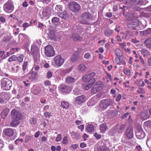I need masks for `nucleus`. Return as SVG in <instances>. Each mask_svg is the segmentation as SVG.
I'll list each match as a JSON object with an SVG mask.
<instances>
[{"instance_id": "obj_1", "label": "nucleus", "mask_w": 151, "mask_h": 151, "mask_svg": "<svg viewBox=\"0 0 151 151\" xmlns=\"http://www.w3.org/2000/svg\"><path fill=\"white\" fill-rule=\"evenodd\" d=\"M11 114L12 120L11 125L12 126L15 127L19 124V120L21 119V115L18 111L15 109L12 110Z\"/></svg>"}, {"instance_id": "obj_2", "label": "nucleus", "mask_w": 151, "mask_h": 151, "mask_svg": "<svg viewBox=\"0 0 151 151\" xmlns=\"http://www.w3.org/2000/svg\"><path fill=\"white\" fill-rule=\"evenodd\" d=\"M41 41L40 40H37L34 41L31 46V52L34 56H36L39 53V47L41 44Z\"/></svg>"}, {"instance_id": "obj_3", "label": "nucleus", "mask_w": 151, "mask_h": 151, "mask_svg": "<svg viewBox=\"0 0 151 151\" xmlns=\"http://www.w3.org/2000/svg\"><path fill=\"white\" fill-rule=\"evenodd\" d=\"M91 17V15L89 13L85 12L80 17L79 20L81 24H90V21Z\"/></svg>"}, {"instance_id": "obj_4", "label": "nucleus", "mask_w": 151, "mask_h": 151, "mask_svg": "<svg viewBox=\"0 0 151 151\" xmlns=\"http://www.w3.org/2000/svg\"><path fill=\"white\" fill-rule=\"evenodd\" d=\"M12 85V81L8 78H4L1 81V86L4 90H10Z\"/></svg>"}, {"instance_id": "obj_5", "label": "nucleus", "mask_w": 151, "mask_h": 151, "mask_svg": "<svg viewBox=\"0 0 151 151\" xmlns=\"http://www.w3.org/2000/svg\"><path fill=\"white\" fill-rule=\"evenodd\" d=\"M113 103V101L110 99H107L102 100L101 101L99 109L100 111H104Z\"/></svg>"}, {"instance_id": "obj_6", "label": "nucleus", "mask_w": 151, "mask_h": 151, "mask_svg": "<svg viewBox=\"0 0 151 151\" xmlns=\"http://www.w3.org/2000/svg\"><path fill=\"white\" fill-rule=\"evenodd\" d=\"M14 9V6L13 2L11 0H9L4 5V9L6 13H11L12 12Z\"/></svg>"}, {"instance_id": "obj_7", "label": "nucleus", "mask_w": 151, "mask_h": 151, "mask_svg": "<svg viewBox=\"0 0 151 151\" xmlns=\"http://www.w3.org/2000/svg\"><path fill=\"white\" fill-rule=\"evenodd\" d=\"M45 53L49 57L53 56L54 55L55 52L52 46L48 45L45 47Z\"/></svg>"}, {"instance_id": "obj_8", "label": "nucleus", "mask_w": 151, "mask_h": 151, "mask_svg": "<svg viewBox=\"0 0 151 151\" xmlns=\"http://www.w3.org/2000/svg\"><path fill=\"white\" fill-rule=\"evenodd\" d=\"M54 62L58 67H60L64 62V59L60 55L55 56L54 59Z\"/></svg>"}, {"instance_id": "obj_9", "label": "nucleus", "mask_w": 151, "mask_h": 151, "mask_svg": "<svg viewBox=\"0 0 151 151\" xmlns=\"http://www.w3.org/2000/svg\"><path fill=\"white\" fill-rule=\"evenodd\" d=\"M69 8L71 10L75 12L79 11L81 9L80 5L75 2L70 3Z\"/></svg>"}, {"instance_id": "obj_10", "label": "nucleus", "mask_w": 151, "mask_h": 151, "mask_svg": "<svg viewBox=\"0 0 151 151\" xmlns=\"http://www.w3.org/2000/svg\"><path fill=\"white\" fill-rule=\"evenodd\" d=\"M51 14V11L49 8L46 7L44 9L40 14L41 17V18L44 17L48 18Z\"/></svg>"}, {"instance_id": "obj_11", "label": "nucleus", "mask_w": 151, "mask_h": 151, "mask_svg": "<svg viewBox=\"0 0 151 151\" xmlns=\"http://www.w3.org/2000/svg\"><path fill=\"white\" fill-rule=\"evenodd\" d=\"M48 37L51 40L54 41H58L60 40L61 37L55 34L53 31H50L48 34Z\"/></svg>"}, {"instance_id": "obj_12", "label": "nucleus", "mask_w": 151, "mask_h": 151, "mask_svg": "<svg viewBox=\"0 0 151 151\" xmlns=\"http://www.w3.org/2000/svg\"><path fill=\"white\" fill-rule=\"evenodd\" d=\"M126 136L129 139H131L133 137V127L132 126L128 127L126 131Z\"/></svg>"}, {"instance_id": "obj_13", "label": "nucleus", "mask_w": 151, "mask_h": 151, "mask_svg": "<svg viewBox=\"0 0 151 151\" xmlns=\"http://www.w3.org/2000/svg\"><path fill=\"white\" fill-rule=\"evenodd\" d=\"M136 135L138 139H141L144 138L145 136V134L142 129L140 127L136 132Z\"/></svg>"}, {"instance_id": "obj_14", "label": "nucleus", "mask_w": 151, "mask_h": 151, "mask_svg": "<svg viewBox=\"0 0 151 151\" xmlns=\"http://www.w3.org/2000/svg\"><path fill=\"white\" fill-rule=\"evenodd\" d=\"M77 32L78 34H80L81 33V32H80V29L77 28V29L75 31L74 33L73 34L72 38L73 40L75 41L81 40V38L78 34H76Z\"/></svg>"}, {"instance_id": "obj_15", "label": "nucleus", "mask_w": 151, "mask_h": 151, "mask_svg": "<svg viewBox=\"0 0 151 151\" xmlns=\"http://www.w3.org/2000/svg\"><path fill=\"white\" fill-rule=\"evenodd\" d=\"M59 88L62 92L65 93H69L71 90V88L70 87L64 85H60Z\"/></svg>"}, {"instance_id": "obj_16", "label": "nucleus", "mask_w": 151, "mask_h": 151, "mask_svg": "<svg viewBox=\"0 0 151 151\" xmlns=\"http://www.w3.org/2000/svg\"><path fill=\"white\" fill-rule=\"evenodd\" d=\"M86 98L84 95H82L77 96L75 100L76 103L78 104H80L85 101Z\"/></svg>"}, {"instance_id": "obj_17", "label": "nucleus", "mask_w": 151, "mask_h": 151, "mask_svg": "<svg viewBox=\"0 0 151 151\" xmlns=\"http://www.w3.org/2000/svg\"><path fill=\"white\" fill-rule=\"evenodd\" d=\"M95 78H92L89 80L88 83V85L84 86L83 85V88L86 90L89 89L95 81Z\"/></svg>"}, {"instance_id": "obj_18", "label": "nucleus", "mask_w": 151, "mask_h": 151, "mask_svg": "<svg viewBox=\"0 0 151 151\" xmlns=\"http://www.w3.org/2000/svg\"><path fill=\"white\" fill-rule=\"evenodd\" d=\"M95 73L94 72H92L89 73L87 75H86L83 76V81L86 82V81H88L92 78H93L95 75Z\"/></svg>"}, {"instance_id": "obj_19", "label": "nucleus", "mask_w": 151, "mask_h": 151, "mask_svg": "<svg viewBox=\"0 0 151 151\" xmlns=\"http://www.w3.org/2000/svg\"><path fill=\"white\" fill-rule=\"evenodd\" d=\"M97 101V96H95L92 98L88 102L87 104L89 106H92L95 104Z\"/></svg>"}, {"instance_id": "obj_20", "label": "nucleus", "mask_w": 151, "mask_h": 151, "mask_svg": "<svg viewBox=\"0 0 151 151\" xmlns=\"http://www.w3.org/2000/svg\"><path fill=\"white\" fill-rule=\"evenodd\" d=\"M41 91L40 88L35 85H34L31 88L32 92L35 95H37Z\"/></svg>"}, {"instance_id": "obj_21", "label": "nucleus", "mask_w": 151, "mask_h": 151, "mask_svg": "<svg viewBox=\"0 0 151 151\" xmlns=\"http://www.w3.org/2000/svg\"><path fill=\"white\" fill-rule=\"evenodd\" d=\"M117 132L119 133H122L124 130L125 126L124 124L117 125L115 126Z\"/></svg>"}, {"instance_id": "obj_22", "label": "nucleus", "mask_w": 151, "mask_h": 151, "mask_svg": "<svg viewBox=\"0 0 151 151\" xmlns=\"http://www.w3.org/2000/svg\"><path fill=\"white\" fill-rule=\"evenodd\" d=\"M140 117L142 120H145L149 118V115L148 114L147 111L145 110L141 113Z\"/></svg>"}, {"instance_id": "obj_23", "label": "nucleus", "mask_w": 151, "mask_h": 151, "mask_svg": "<svg viewBox=\"0 0 151 151\" xmlns=\"http://www.w3.org/2000/svg\"><path fill=\"white\" fill-rule=\"evenodd\" d=\"M71 70V69L69 68L65 69H62L61 68L58 69L56 72L60 73L61 75H64L69 73Z\"/></svg>"}, {"instance_id": "obj_24", "label": "nucleus", "mask_w": 151, "mask_h": 151, "mask_svg": "<svg viewBox=\"0 0 151 151\" xmlns=\"http://www.w3.org/2000/svg\"><path fill=\"white\" fill-rule=\"evenodd\" d=\"M4 131L5 134L8 136H11L13 135L14 132L13 130L10 128H8L4 129Z\"/></svg>"}, {"instance_id": "obj_25", "label": "nucleus", "mask_w": 151, "mask_h": 151, "mask_svg": "<svg viewBox=\"0 0 151 151\" xmlns=\"http://www.w3.org/2000/svg\"><path fill=\"white\" fill-rule=\"evenodd\" d=\"M65 82L68 84L73 83L76 81V80L73 77L68 76L65 78Z\"/></svg>"}, {"instance_id": "obj_26", "label": "nucleus", "mask_w": 151, "mask_h": 151, "mask_svg": "<svg viewBox=\"0 0 151 151\" xmlns=\"http://www.w3.org/2000/svg\"><path fill=\"white\" fill-rule=\"evenodd\" d=\"M116 127L115 126L113 128L111 129L108 132V134L111 136H115L116 135L117 133L116 129L115 128Z\"/></svg>"}, {"instance_id": "obj_27", "label": "nucleus", "mask_w": 151, "mask_h": 151, "mask_svg": "<svg viewBox=\"0 0 151 151\" xmlns=\"http://www.w3.org/2000/svg\"><path fill=\"white\" fill-rule=\"evenodd\" d=\"M57 14L59 17L64 19H66L68 17V14L66 11H64L62 13H58Z\"/></svg>"}, {"instance_id": "obj_28", "label": "nucleus", "mask_w": 151, "mask_h": 151, "mask_svg": "<svg viewBox=\"0 0 151 151\" xmlns=\"http://www.w3.org/2000/svg\"><path fill=\"white\" fill-rule=\"evenodd\" d=\"M107 127L106 124H102L100 126V129L101 133H104L107 129Z\"/></svg>"}, {"instance_id": "obj_29", "label": "nucleus", "mask_w": 151, "mask_h": 151, "mask_svg": "<svg viewBox=\"0 0 151 151\" xmlns=\"http://www.w3.org/2000/svg\"><path fill=\"white\" fill-rule=\"evenodd\" d=\"M9 112L8 109H4L1 113V116L3 119H5L7 116Z\"/></svg>"}, {"instance_id": "obj_30", "label": "nucleus", "mask_w": 151, "mask_h": 151, "mask_svg": "<svg viewBox=\"0 0 151 151\" xmlns=\"http://www.w3.org/2000/svg\"><path fill=\"white\" fill-rule=\"evenodd\" d=\"M94 85L97 88H98V89L100 91L102 89L103 87V85L102 83L100 81H98L96 82Z\"/></svg>"}, {"instance_id": "obj_31", "label": "nucleus", "mask_w": 151, "mask_h": 151, "mask_svg": "<svg viewBox=\"0 0 151 151\" xmlns=\"http://www.w3.org/2000/svg\"><path fill=\"white\" fill-rule=\"evenodd\" d=\"M87 131L90 133L93 132L94 130V127L91 124H88L86 127Z\"/></svg>"}, {"instance_id": "obj_32", "label": "nucleus", "mask_w": 151, "mask_h": 151, "mask_svg": "<svg viewBox=\"0 0 151 151\" xmlns=\"http://www.w3.org/2000/svg\"><path fill=\"white\" fill-rule=\"evenodd\" d=\"M144 43L147 47L151 48V38L146 39Z\"/></svg>"}, {"instance_id": "obj_33", "label": "nucleus", "mask_w": 151, "mask_h": 151, "mask_svg": "<svg viewBox=\"0 0 151 151\" xmlns=\"http://www.w3.org/2000/svg\"><path fill=\"white\" fill-rule=\"evenodd\" d=\"M113 30L109 29H106L104 31V34L107 37H109L113 33Z\"/></svg>"}, {"instance_id": "obj_34", "label": "nucleus", "mask_w": 151, "mask_h": 151, "mask_svg": "<svg viewBox=\"0 0 151 151\" xmlns=\"http://www.w3.org/2000/svg\"><path fill=\"white\" fill-rule=\"evenodd\" d=\"M61 105L63 109H67L69 106V103L65 101H64L61 103Z\"/></svg>"}, {"instance_id": "obj_35", "label": "nucleus", "mask_w": 151, "mask_h": 151, "mask_svg": "<svg viewBox=\"0 0 151 151\" xmlns=\"http://www.w3.org/2000/svg\"><path fill=\"white\" fill-rule=\"evenodd\" d=\"M141 52L144 57H145L147 56H149L150 55V52L146 50L145 49H142L141 50Z\"/></svg>"}, {"instance_id": "obj_36", "label": "nucleus", "mask_w": 151, "mask_h": 151, "mask_svg": "<svg viewBox=\"0 0 151 151\" xmlns=\"http://www.w3.org/2000/svg\"><path fill=\"white\" fill-rule=\"evenodd\" d=\"M78 69L81 72H83L85 71L86 68L85 65L83 64H80L78 67Z\"/></svg>"}, {"instance_id": "obj_37", "label": "nucleus", "mask_w": 151, "mask_h": 151, "mask_svg": "<svg viewBox=\"0 0 151 151\" xmlns=\"http://www.w3.org/2000/svg\"><path fill=\"white\" fill-rule=\"evenodd\" d=\"M115 53L116 56L118 57H121L122 55V52L120 49L117 48L115 50Z\"/></svg>"}, {"instance_id": "obj_38", "label": "nucleus", "mask_w": 151, "mask_h": 151, "mask_svg": "<svg viewBox=\"0 0 151 151\" xmlns=\"http://www.w3.org/2000/svg\"><path fill=\"white\" fill-rule=\"evenodd\" d=\"M78 58V55L77 53H75L73 54L71 58V60L73 62L77 60Z\"/></svg>"}, {"instance_id": "obj_39", "label": "nucleus", "mask_w": 151, "mask_h": 151, "mask_svg": "<svg viewBox=\"0 0 151 151\" xmlns=\"http://www.w3.org/2000/svg\"><path fill=\"white\" fill-rule=\"evenodd\" d=\"M72 135L74 136V137L76 138H79L81 137L80 133L77 131V132H73L72 133Z\"/></svg>"}, {"instance_id": "obj_40", "label": "nucleus", "mask_w": 151, "mask_h": 151, "mask_svg": "<svg viewBox=\"0 0 151 151\" xmlns=\"http://www.w3.org/2000/svg\"><path fill=\"white\" fill-rule=\"evenodd\" d=\"M134 32H132L127 31L126 35V37H128V38L131 37L134 34ZM134 32L136 35H137L138 34V32Z\"/></svg>"}, {"instance_id": "obj_41", "label": "nucleus", "mask_w": 151, "mask_h": 151, "mask_svg": "<svg viewBox=\"0 0 151 151\" xmlns=\"http://www.w3.org/2000/svg\"><path fill=\"white\" fill-rule=\"evenodd\" d=\"M117 114V112L115 110H111L109 112V115H110L112 117L116 116Z\"/></svg>"}, {"instance_id": "obj_42", "label": "nucleus", "mask_w": 151, "mask_h": 151, "mask_svg": "<svg viewBox=\"0 0 151 151\" xmlns=\"http://www.w3.org/2000/svg\"><path fill=\"white\" fill-rule=\"evenodd\" d=\"M29 122L31 124H35L37 122V120L35 118H30L29 119Z\"/></svg>"}, {"instance_id": "obj_43", "label": "nucleus", "mask_w": 151, "mask_h": 151, "mask_svg": "<svg viewBox=\"0 0 151 151\" xmlns=\"http://www.w3.org/2000/svg\"><path fill=\"white\" fill-rule=\"evenodd\" d=\"M17 60V57L15 55H13L9 57L8 59L9 62H11L12 61H16Z\"/></svg>"}, {"instance_id": "obj_44", "label": "nucleus", "mask_w": 151, "mask_h": 151, "mask_svg": "<svg viewBox=\"0 0 151 151\" xmlns=\"http://www.w3.org/2000/svg\"><path fill=\"white\" fill-rule=\"evenodd\" d=\"M144 125L145 127L148 128H150L151 127V121H147L144 123Z\"/></svg>"}, {"instance_id": "obj_45", "label": "nucleus", "mask_w": 151, "mask_h": 151, "mask_svg": "<svg viewBox=\"0 0 151 151\" xmlns=\"http://www.w3.org/2000/svg\"><path fill=\"white\" fill-rule=\"evenodd\" d=\"M55 9L56 11L60 12L62 10V6L60 5H57L55 7Z\"/></svg>"}, {"instance_id": "obj_46", "label": "nucleus", "mask_w": 151, "mask_h": 151, "mask_svg": "<svg viewBox=\"0 0 151 151\" xmlns=\"http://www.w3.org/2000/svg\"><path fill=\"white\" fill-rule=\"evenodd\" d=\"M123 72L127 76H129L130 75L131 72L129 69H126L123 70Z\"/></svg>"}, {"instance_id": "obj_47", "label": "nucleus", "mask_w": 151, "mask_h": 151, "mask_svg": "<svg viewBox=\"0 0 151 151\" xmlns=\"http://www.w3.org/2000/svg\"><path fill=\"white\" fill-rule=\"evenodd\" d=\"M24 56L22 55H20L19 56L17 57V60L20 63L22 62L23 60Z\"/></svg>"}, {"instance_id": "obj_48", "label": "nucleus", "mask_w": 151, "mask_h": 151, "mask_svg": "<svg viewBox=\"0 0 151 151\" xmlns=\"http://www.w3.org/2000/svg\"><path fill=\"white\" fill-rule=\"evenodd\" d=\"M59 21V19L55 17H53L52 19V22L54 24L58 22Z\"/></svg>"}, {"instance_id": "obj_49", "label": "nucleus", "mask_w": 151, "mask_h": 151, "mask_svg": "<svg viewBox=\"0 0 151 151\" xmlns=\"http://www.w3.org/2000/svg\"><path fill=\"white\" fill-rule=\"evenodd\" d=\"M68 138L67 136H65L63 139L62 143L64 145H66L68 143Z\"/></svg>"}, {"instance_id": "obj_50", "label": "nucleus", "mask_w": 151, "mask_h": 151, "mask_svg": "<svg viewBox=\"0 0 151 151\" xmlns=\"http://www.w3.org/2000/svg\"><path fill=\"white\" fill-rule=\"evenodd\" d=\"M139 93L145 94V91L144 89L142 88H139L138 89L137 91Z\"/></svg>"}, {"instance_id": "obj_51", "label": "nucleus", "mask_w": 151, "mask_h": 151, "mask_svg": "<svg viewBox=\"0 0 151 151\" xmlns=\"http://www.w3.org/2000/svg\"><path fill=\"white\" fill-rule=\"evenodd\" d=\"M62 139V135L60 134H58L57 136L55 141L58 142L60 141Z\"/></svg>"}, {"instance_id": "obj_52", "label": "nucleus", "mask_w": 151, "mask_h": 151, "mask_svg": "<svg viewBox=\"0 0 151 151\" xmlns=\"http://www.w3.org/2000/svg\"><path fill=\"white\" fill-rule=\"evenodd\" d=\"M4 53V51H0V57L2 59H4L6 57L5 56Z\"/></svg>"}, {"instance_id": "obj_53", "label": "nucleus", "mask_w": 151, "mask_h": 151, "mask_svg": "<svg viewBox=\"0 0 151 151\" xmlns=\"http://www.w3.org/2000/svg\"><path fill=\"white\" fill-rule=\"evenodd\" d=\"M28 64L27 62H24L23 65H22V70L24 71L27 68V66Z\"/></svg>"}, {"instance_id": "obj_54", "label": "nucleus", "mask_w": 151, "mask_h": 151, "mask_svg": "<svg viewBox=\"0 0 151 151\" xmlns=\"http://www.w3.org/2000/svg\"><path fill=\"white\" fill-rule=\"evenodd\" d=\"M120 65H125L126 62L125 61V58H124L121 57L120 59Z\"/></svg>"}, {"instance_id": "obj_55", "label": "nucleus", "mask_w": 151, "mask_h": 151, "mask_svg": "<svg viewBox=\"0 0 151 151\" xmlns=\"http://www.w3.org/2000/svg\"><path fill=\"white\" fill-rule=\"evenodd\" d=\"M91 55L89 53H85L84 55V58L86 59H88L91 57Z\"/></svg>"}, {"instance_id": "obj_56", "label": "nucleus", "mask_w": 151, "mask_h": 151, "mask_svg": "<svg viewBox=\"0 0 151 151\" xmlns=\"http://www.w3.org/2000/svg\"><path fill=\"white\" fill-rule=\"evenodd\" d=\"M116 91L114 88L112 89L110 91V93L114 95L113 97H115L116 96Z\"/></svg>"}, {"instance_id": "obj_57", "label": "nucleus", "mask_w": 151, "mask_h": 151, "mask_svg": "<svg viewBox=\"0 0 151 151\" xmlns=\"http://www.w3.org/2000/svg\"><path fill=\"white\" fill-rule=\"evenodd\" d=\"M129 81H127L124 83V87L126 88H129L130 86L129 85Z\"/></svg>"}, {"instance_id": "obj_58", "label": "nucleus", "mask_w": 151, "mask_h": 151, "mask_svg": "<svg viewBox=\"0 0 151 151\" xmlns=\"http://www.w3.org/2000/svg\"><path fill=\"white\" fill-rule=\"evenodd\" d=\"M44 115L46 117L50 118L52 116L51 114L48 112H46L44 113Z\"/></svg>"}, {"instance_id": "obj_59", "label": "nucleus", "mask_w": 151, "mask_h": 151, "mask_svg": "<svg viewBox=\"0 0 151 151\" xmlns=\"http://www.w3.org/2000/svg\"><path fill=\"white\" fill-rule=\"evenodd\" d=\"M52 73L50 71H48L47 73V77L48 78H50L52 76Z\"/></svg>"}, {"instance_id": "obj_60", "label": "nucleus", "mask_w": 151, "mask_h": 151, "mask_svg": "<svg viewBox=\"0 0 151 151\" xmlns=\"http://www.w3.org/2000/svg\"><path fill=\"white\" fill-rule=\"evenodd\" d=\"M93 136L97 139H99L101 138V135L97 133H95L93 134Z\"/></svg>"}, {"instance_id": "obj_61", "label": "nucleus", "mask_w": 151, "mask_h": 151, "mask_svg": "<svg viewBox=\"0 0 151 151\" xmlns=\"http://www.w3.org/2000/svg\"><path fill=\"white\" fill-rule=\"evenodd\" d=\"M17 49L16 48H12L11 49L10 53L11 54H13L16 52L17 50Z\"/></svg>"}, {"instance_id": "obj_62", "label": "nucleus", "mask_w": 151, "mask_h": 151, "mask_svg": "<svg viewBox=\"0 0 151 151\" xmlns=\"http://www.w3.org/2000/svg\"><path fill=\"white\" fill-rule=\"evenodd\" d=\"M23 27L24 28H26L30 26V25L27 22H24L23 24Z\"/></svg>"}, {"instance_id": "obj_63", "label": "nucleus", "mask_w": 151, "mask_h": 151, "mask_svg": "<svg viewBox=\"0 0 151 151\" xmlns=\"http://www.w3.org/2000/svg\"><path fill=\"white\" fill-rule=\"evenodd\" d=\"M120 58H116L115 59V63L116 64H119L120 63Z\"/></svg>"}, {"instance_id": "obj_64", "label": "nucleus", "mask_w": 151, "mask_h": 151, "mask_svg": "<svg viewBox=\"0 0 151 151\" xmlns=\"http://www.w3.org/2000/svg\"><path fill=\"white\" fill-rule=\"evenodd\" d=\"M119 44L121 46L122 48V49H125V47H126V43H119Z\"/></svg>"}]
</instances>
